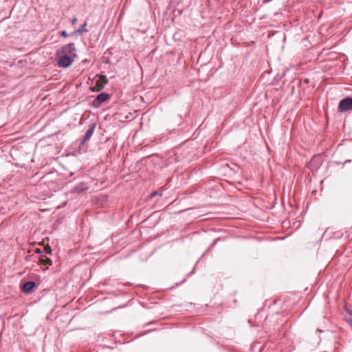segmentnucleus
Here are the masks:
<instances>
[{
  "label": "nucleus",
  "mask_w": 352,
  "mask_h": 352,
  "mask_svg": "<svg viewBox=\"0 0 352 352\" xmlns=\"http://www.w3.org/2000/svg\"><path fill=\"white\" fill-rule=\"evenodd\" d=\"M45 252L46 254H51L52 250H51L50 246H47V247L45 248Z\"/></svg>",
  "instance_id": "obj_15"
},
{
  "label": "nucleus",
  "mask_w": 352,
  "mask_h": 352,
  "mask_svg": "<svg viewBox=\"0 0 352 352\" xmlns=\"http://www.w3.org/2000/svg\"><path fill=\"white\" fill-rule=\"evenodd\" d=\"M36 287V283L34 281L29 280L25 282L22 286H21V290L25 294H30L33 292V290Z\"/></svg>",
  "instance_id": "obj_7"
},
{
  "label": "nucleus",
  "mask_w": 352,
  "mask_h": 352,
  "mask_svg": "<svg viewBox=\"0 0 352 352\" xmlns=\"http://www.w3.org/2000/svg\"><path fill=\"white\" fill-rule=\"evenodd\" d=\"M138 111H116L113 114L114 120H118L120 122H125L127 119H132L136 116Z\"/></svg>",
  "instance_id": "obj_2"
},
{
  "label": "nucleus",
  "mask_w": 352,
  "mask_h": 352,
  "mask_svg": "<svg viewBox=\"0 0 352 352\" xmlns=\"http://www.w3.org/2000/svg\"><path fill=\"white\" fill-rule=\"evenodd\" d=\"M87 23L85 21L78 29L71 33L72 36H77L83 34L84 32H88L89 30L86 28Z\"/></svg>",
  "instance_id": "obj_9"
},
{
  "label": "nucleus",
  "mask_w": 352,
  "mask_h": 352,
  "mask_svg": "<svg viewBox=\"0 0 352 352\" xmlns=\"http://www.w3.org/2000/svg\"><path fill=\"white\" fill-rule=\"evenodd\" d=\"M96 123H91L88 129L87 130L85 135L82 137V138L80 140V146L84 145L87 142H88L91 136L93 135L95 129H96Z\"/></svg>",
  "instance_id": "obj_4"
},
{
  "label": "nucleus",
  "mask_w": 352,
  "mask_h": 352,
  "mask_svg": "<svg viewBox=\"0 0 352 352\" xmlns=\"http://www.w3.org/2000/svg\"><path fill=\"white\" fill-rule=\"evenodd\" d=\"M108 79L104 75H100L98 76V79L96 80V87L97 89H94V91H100L104 89V85L107 84Z\"/></svg>",
  "instance_id": "obj_8"
},
{
  "label": "nucleus",
  "mask_w": 352,
  "mask_h": 352,
  "mask_svg": "<svg viewBox=\"0 0 352 352\" xmlns=\"http://www.w3.org/2000/svg\"><path fill=\"white\" fill-rule=\"evenodd\" d=\"M162 191L161 190H156V191H153L152 192L151 194H150V198H153L156 196H160L161 197L162 196Z\"/></svg>",
  "instance_id": "obj_13"
},
{
  "label": "nucleus",
  "mask_w": 352,
  "mask_h": 352,
  "mask_svg": "<svg viewBox=\"0 0 352 352\" xmlns=\"http://www.w3.org/2000/svg\"><path fill=\"white\" fill-rule=\"evenodd\" d=\"M77 23V18L76 17H74L72 20V25L73 26H74Z\"/></svg>",
  "instance_id": "obj_16"
},
{
  "label": "nucleus",
  "mask_w": 352,
  "mask_h": 352,
  "mask_svg": "<svg viewBox=\"0 0 352 352\" xmlns=\"http://www.w3.org/2000/svg\"><path fill=\"white\" fill-rule=\"evenodd\" d=\"M110 98V95L105 92L99 94L96 98L92 101L94 107H98L102 102L107 101Z\"/></svg>",
  "instance_id": "obj_5"
},
{
  "label": "nucleus",
  "mask_w": 352,
  "mask_h": 352,
  "mask_svg": "<svg viewBox=\"0 0 352 352\" xmlns=\"http://www.w3.org/2000/svg\"><path fill=\"white\" fill-rule=\"evenodd\" d=\"M88 189V186L85 183H80L76 185L73 190L74 192L80 193L84 192Z\"/></svg>",
  "instance_id": "obj_10"
},
{
  "label": "nucleus",
  "mask_w": 352,
  "mask_h": 352,
  "mask_svg": "<svg viewBox=\"0 0 352 352\" xmlns=\"http://www.w3.org/2000/svg\"><path fill=\"white\" fill-rule=\"evenodd\" d=\"M338 110H352V97L348 96L341 100Z\"/></svg>",
  "instance_id": "obj_6"
},
{
  "label": "nucleus",
  "mask_w": 352,
  "mask_h": 352,
  "mask_svg": "<svg viewBox=\"0 0 352 352\" xmlns=\"http://www.w3.org/2000/svg\"><path fill=\"white\" fill-rule=\"evenodd\" d=\"M59 52L62 54H66L67 56L71 55L73 57L78 56L76 54V48L75 47V45L74 43H70L69 44L62 46L61 48L59 50Z\"/></svg>",
  "instance_id": "obj_3"
},
{
  "label": "nucleus",
  "mask_w": 352,
  "mask_h": 352,
  "mask_svg": "<svg viewBox=\"0 0 352 352\" xmlns=\"http://www.w3.org/2000/svg\"><path fill=\"white\" fill-rule=\"evenodd\" d=\"M77 57H73L72 56L69 55L67 56L66 54H60L58 58V60L57 62V65L58 67L61 68H68L70 67L75 59Z\"/></svg>",
  "instance_id": "obj_1"
},
{
  "label": "nucleus",
  "mask_w": 352,
  "mask_h": 352,
  "mask_svg": "<svg viewBox=\"0 0 352 352\" xmlns=\"http://www.w3.org/2000/svg\"><path fill=\"white\" fill-rule=\"evenodd\" d=\"M35 252H36V254H40V255H42V254H43V251H42V250H41L40 249H36V250H35Z\"/></svg>",
  "instance_id": "obj_17"
},
{
  "label": "nucleus",
  "mask_w": 352,
  "mask_h": 352,
  "mask_svg": "<svg viewBox=\"0 0 352 352\" xmlns=\"http://www.w3.org/2000/svg\"><path fill=\"white\" fill-rule=\"evenodd\" d=\"M7 205L4 200L0 199V215L6 213Z\"/></svg>",
  "instance_id": "obj_11"
},
{
  "label": "nucleus",
  "mask_w": 352,
  "mask_h": 352,
  "mask_svg": "<svg viewBox=\"0 0 352 352\" xmlns=\"http://www.w3.org/2000/svg\"><path fill=\"white\" fill-rule=\"evenodd\" d=\"M60 36L66 38V37L69 36V34L66 32V31L63 30V31L60 32Z\"/></svg>",
  "instance_id": "obj_14"
},
{
  "label": "nucleus",
  "mask_w": 352,
  "mask_h": 352,
  "mask_svg": "<svg viewBox=\"0 0 352 352\" xmlns=\"http://www.w3.org/2000/svg\"><path fill=\"white\" fill-rule=\"evenodd\" d=\"M39 262L44 265H52V261L47 257L45 258H41Z\"/></svg>",
  "instance_id": "obj_12"
}]
</instances>
